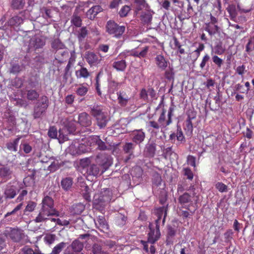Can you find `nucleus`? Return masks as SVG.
Returning a JSON list of instances; mask_svg holds the SVG:
<instances>
[{
    "mask_svg": "<svg viewBox=\"0 0 254 254\" xmlns=\"http://www.w3.org/2000/svg\"><path fill=\"white\" fill-rule=\"evenodd\" d=\"M41 207L34 221L36 223L50 222L52 216L60 215V212L54 207L53 198L49 196L44 197L41 204Z\"/></svg>",
    "mask_w": 254,
    "mask_h": 254,
    "instance_id": "1",
    "label": "nucleus"
},
{
    "mask_svg": "<svg viewBox=\"0 0 254 254\" xmlns=\"http://www.w3.org/2000/svg\"><path fill=\"white\" fill-rule=\"evenodd\" d=\"M113 198V192L110 189H103L94 196V207L103 213L105 207Z\"/></svg>",
    "mask_w": 254,
    "mask_h": 254,
    "instance_id": "2",
    "label": "nucleus"
},
{
    "mask_svg": "<svg viewBox=\"0 0 254 254\" xmlns=\"http://www.w3.org/2000/svg\"><path fill=\"white\" fill-rule=\"evenodd\" d=\"M90 114L96 118L97 125L99 127H105L107 123L106 114L103 111L104 107L100 104L94 103L89 106Z\"/></svg>",
    "mask_w": 254,
    "mask_h": 254,
    "instance_id": "3",
    "label": "nucleus"
},
{
    "mask_svg": "<svg viewBox=\"0 0 254 254\" xmlns=\"http://www.w3.org/2000/svg\"><path fill=\"white\" fill-rule=\"evenodd\" d=\"M88 143L90 146L96 145L97 149L100 150H111L114 153L118 149V144H112L103 141L98 136H90L88 138Z\"/></svg>",
    "mask_w": 254,
    "mask_h": 254,
    "instance_id": "4",
    "label": "nucleus"
},
{
    "mask_svg": "<svg viewBox=\"0 0 254 254\" xmlns=\"http://www.w3.org/2000/svg\"><path fill=\"white\" fill-rule=\"evenodd\" d=\"M106 31L113 37L120 38L126 30L125 26H120L113 20H109L105 26Z\"/></svg>",
    "mask_w": 254,
    "mask_h": 254,
    "instance_id": "5",
    "label": "nucleus"
},
{
    "mask_svg": "<svg viewBox=\"0 0 254 254\" xmlns=\"http://www.w3.org/2000/svg\"><path fill=\"white\" fill-rule=\"evenodd\" d=\"M74 128H59L57 131V128H50L48 131L49 136L53 138H58L59 141L63 142L68 139L67 135L72 132Z\"/></svg>",
    "mask_w": 254,
    "mask_h": 254,
    "instance_id": "6",
    "label": "nucleus"
},
{
    "mask_svg": "<svg viewBox=\"0 0 254 254\" xmlns=\"http://www.w3.org/2000/svg\"><path fill=\"white\" fill-rule=\"evenodd\" d=\"M96 163L102 168V172H105L112 164V158L105 153H99L95 159Z\"/></svg>",
    "mask_w": 254,
    "mask_h": 254,
    "instance_id": "7",
    "label": "nucleus"
},
{
    "mask_svg": "<svg viewBox=\"0 0 254 254\" xmlns=\"http://www.w3.org/2000/svg\"><path fill=\"white\" fill-rule=\"evenodd\" d=\"M149 228L150 231L148 234V242L153 244L158 241L160 237L159 225L150 223Z\"/></svg>",
    "mask_w": 254,
    "mask_h": 254,
    "instance_id": "8",
    "label": "nucleus"
},
{
    "mask_svg": "<svg viewBox=\"0 0 254 254\" xmlns=\"http://www.w3.org/2000/svg\"><path fill=\"white\" fill-rule=\"evenodd\" d=\"M23 205L22 203L18 204L12 211L5 214V220L9 222H13L18 221L21 216V209Z\"/></svg>",
    "mask_w": 254,
    "mask_h": 254,
    "instance_id": "9",
    "label": "nucleus"
},
{
    "mask_svg": "<svg viewBox=\"0 0 254 254\" xmlns=\"http://www.w3.org/2000/svg\"><path fill=\"white\" fill-rule=\"evenodd\" d=\"M85 59L90 67L97 66L102 61L101 56L99 57L95 53L90 51L86 52Z\"/></svg>",
    "mask_w": 254,
    "mask_h": 254,
    "instance_id": "10",
    "label": "nucleus"
},
{
    "mask_svg": "<svg viewBox=\"0 0 254 254\" xmlns=\"http://www.w3.org/2000/svg\"><path fill=\"white\" fill-rule=\"evenodd\" d=\"M174 111V107L172 106L170 107L168 113V118L166 120L165 113L166 111L164 109L162 110V112L160 115L158 120V123L163 126H169L172 123L171 117L173 116V113Z\"/></svg>",
    "mask_w": 254,
    "mask_h": 254,
    "instance_id": "11",
    "label": "nucleus"
},
{
    "mask_svg": "<svg viewBox=\"0 0 254 254\" xmlns=\"http://www.w3.org/2000/svg\"><path fill=\"white\" fill-rule=\"evenodd\" d=\"M154 63L161 70H165L170 64L169 60L163 54H158L154 58Z\"/></svg>",
    "mask_w": 254,
    "mask_h": 254,
    "instance_id": "12",
    "label": "nucleus"
},
{
    "mask_svg": "<svg viewBox=\"0 0 254 254\" xmlns=\"http://www.w3.org/2000/svg\"><path fill=\"white\" fill-rule=\"evenodd\" d=\"M45 39L42 36L35 35L29 41V47L38 49L42 48L45 45Z\"/></svg>",
    "mask_w": 254,
    "mask_h": 254,
    "instance_id": "13",
    "label": "nucleus"
},
{
    "mask_svg": "<svg viewBox=\"0 0 254 254\" xmlns=\"http://www.w3.org/2000/svg\"><path fill=\"white\" fill-rule=\"evenodd\" d=\"M118 103L122 107H125L128 104L130 99L127 92L123 90H120L117 93Z\"/></svg>",
    "mask_w": 254,
    "mask_h": 254,
    "instance_id": "14",
    "label": "nucleus"
},
{
    "mask_svg": "<svg viewBox=\"0 0 254 254\" xmlns=\"http://www.w3.org/2000/svg\"><path fill=\"white\" fill-rule=\"evenodd\" d=\"M167 206L160 207L157 208L155 210V213L157 216V219L155 220V223L154 224H157L159 225L161 219L162 217H163L162 220V224L164 225L165 221V218L167 214Z\"/></svg>",
    "mask_w": 254,
    "mask_h": 254,
    "instance_id": "15",
    "label": "nucleus"
},
{
    "mask_svg": "<svg viewBox=\"0 0 254 254\" xmlns=\"http://www.w3.org/2000/svg\"><path fill=\"white\" fill-rule=\"evenodd\" d=\"M78 123L82 127H89L92 124L91 117L86 112H82L78 116Z\"/></svg>",
    "mask_w": 254,
    "mask_h": 254,
    "instance_id": "16",
    "label": "nucleus"
},
{
    "mask_svg": "<svg viewBox=\"0 0 254 254\" xmlns=\"http://www.w3.org/2000/svg\"><path fill=\"white\" fill-rule=\"evenodd\" d=\"M9 236L13 241L18 242L24 237V235L21 229L13 228L10 230Z\"/></svg>",
    "mask_w": 254,
    "mask_h": 254,
    "instance_id": "17",
    "label": "nucleus"
},
{
    "mask_svg": "<svg viewBox=\"0 0 254 254\" xmlns=\"http://www.w3.org/2000/svg\"><path fill=\"white\" fill-rule=\"evenodd\" d=\"M103 8L101 6L97 5L92 6L86 12L87 17L91 19H94L98 13L102 11Z\"/></svg>",
    "mask_w": 254,
    "mask_h": 254,
    "instance_id": "18",
    "label": "nucleus"
},
{
    "mask_svg": "<svg viewBox=\"0 0 254 254\" xmlns=\"http://www.w3.org/2000/svg\"><path fill=\"white\" fill-rule=\"evenodd\" d=\"M12 171L7 166H0V177L3 179L8 180L11 178Z\"/></svg>",
    "mask_w": 254,
    "mask_h": 254,
    "instance_id": "19",
    "label": "nucleus"
},
{
    "mask_svg": "<svg viewBox=\"0 0 254 254\" xmlns=\"http://www.w3.org/2000/svg\"><path fill=\"white\" fill-rule=\"evenodd\" d=\"M149 51V47L145 46L142 48L140 50L132 51L130 54V56L139 58L140 59L146 57Z\"/></svg>",
    "mask_w": 254,
    "mask_h": 254,
    "instance_id": "20",
    "label": "nucleus"
},
{
    "mask_svg": "<svg viewBox=\"0 0 254 254\" xmlns=\"http://www.w3.org/2000/svg\"><path fill=\"white\" fill-rule=\"evenodd\" d=\"M177 190L178 192H183L185 190L189 191L190 193L193 192V196L194 197L196 198V199H194L195 203H197L200 200L199 196L197 195L196 192L195 191V189L194 186H190L189 189H185L182 184H179L178 186Z\"/></svg>",
    "mask_w": 254,
    "mask_h": 254,
    "instance_id": "21",
    "label": "nucleus"
},
{
    "mask_svg": "<svg viewBox=\"0 0 254 254\" xmlns=\"http://www.w3.org/2000/svg\"><path fill=\"white\" fill-rule=\"evenodd\" d=\"M16 193V190L14 186L7 185L4 190V195L6 199H11L15 197Z\"/></svg>",
    "mask_w": 254,
    "mask_h": 254,
    "instance_id": "22",
    "label": "nucleus"
},
{
    "mask_svg": "<svg viewBox=\"0 0 254 254\" xmlns=\"http://www.w3.org/2000/svg\"><path fill=\"white\" fill-rule=\"evenodd\" d=\"M75 76L77 79H87L90 76V73L86 67L81 65V67L75 71Z\"/></svg>",
    "mask_w": 254,
    "mask_h": 254,
    "instance_id": "23",
    "label": "nucleus"
},
{
    "mask_svg": "<svg viewBox=\"0 0 254 254\" xmlns=\"http://www.w3.org/2000/svg\"><path fill=\"white\" fill-rule=\"evenodd\" d=\"M185 192L183 195H181L178 200L179 202L182 205H184L186 203L192 202V199L194 201V199L196 198L193 196V192L190 193Z\"/></svg>",
    "mask_w": 254,
    "mask_h": 254,
    "instance_id": "24",
    "label": "nucleus"
},
{
    "mask_svg": "<svg viewBox=\"0 0 254 254\" xmlns=\"http://www.w3.org/2000/svg\"><path fill=\"white\" fill-rule=\"evenodd\" d=\"M205 31H207L210 36L214 35L219 31L220 28L217 24L205 23Z\"/></svg>",
    "mask_w": 254,
    "mask_h": 254,
    "instance_id": "25",
    "label": "nucleus"
},
{
    "mask_svg": "<svg viewBox=\"0 0 254 254\" xmlns=\"http://www.w3.org/2000/svg\"><path fill=\"white\" fill-rule=\"evenodd\" d=\"M90 175L97 176L102 174L104 172H102V168L97 164L91 165L87 170Z\"/></svg>",
    "mask_w": 254,
    "mask_h": 254,
    "instance_id": "26",
    "label": "nucleus"
},
{
    "mask_svg": "<svg viewBox=\"0 0 254 254\" xmlns=\"http://www.w3.org/2000/svg\"><path fill=\"white\" fill-rule=\"evenodd\" d=\"M188 118L186 121L187 127H193L192 121L195 120L196 113L192 110H189L187 112Z\"/></svg>",
    "mask_w": 254,
    "mask_h": 254,
    "instance_id": "27",
    "label": "nucleus"
},
{
    "mask_svg": "<svg viewBox=\"0 0 254 254\" xmlns=\"http://www.w3.org/2000/svg\"><path fill=\"white\" fill-rule=\"evenodd\" d=\"M52 224L51 227H56L57 225L59 226H67L69 224V222L66 220H61L60 218H52L50 222Z\"/></svg>",
    "mask_w": 254,
    "mask_h": 254,
    "instance_id": "28",
    "label": "nucleus"
},
{
    "mask_svg": "<svg viewBox=\"0 0 254 254\" xmlns=\"http://www.w3.org/2000/svg\"><path fill=\"white\" fill-rule=\"evenodd\" d=\"M113 67L117 71H123L127 67V63L124 60L115 61L113 64Z\"/></svg>",
    "mask_w": 254,
    "mask_h": 254,
    "instance_id": "29",
    "label": "nucleus"
},
{
    "mask_svg": "<svg viewBox=\"0 0 254 254\" xmlns=\"http://www.w3.org/2000/svg\"><path fill=\"white\" fill-rule=\"evenodd\" d=\"M21 138V136H18L13 141L8 142L6 144L7 148L10 151H17L18 143Z\"/></svg>",
    "mask_w": 254,
    "mask_h": 254,
    "instance_id": "30",
    "label": "nucleus"
},
{
    "mask_svg": "<svg viewBox=\"0 0 254 254\" xmlns=\"http://www.w3.org/2000/svg\"><path fill=\"white\" fill-rule=\"evenodd\" d=\"M68 56V52L67 50H60L56 52V59L59 61V63H63L64 59Z\"/></svg>",
    "mask_w": 254,
    "mask_h": 254,
    "instance_id": "31",
    "label": "nucleus"
},
{
    "mask_svg": "<svg viewBox=\"0 0 254 254\" xmlns=\"http://www.w3.org/2000/svg\"><path fill=\"white\" fill-rule=\"evenodd\" d=\"M96 225H97L98 228L102 231H104V230H107L108 229V225L103 216H99L98 217L97 222H96Z\"/></svg>",
    "mask_w": 254,
    "mask_h": 254,
    "instance_id": "32",
    "label": "nucleus"
},
{
    "mask_svg": "<svg viewBox=\"0 0 254 254\" xmlns=\"http://www.w3.org/2000/svg\"><path fill=\"white\" fill-rule=\"evenodd\" d=\"M22 18L19 16L16 15L12 17L8 21V24L11 26H18L23 23Z\"/></svg>",
    "mask_w": 254,
    "mask_h": 254,
    "instance_id": "33",
    "label": "nucleus"
},
{
    "mask_svg": "<svg viewBox=\"0 0 254 254\" xmlns=\"http://www.w3.org/2000/svg\"><path fill=\"white\" fill-rule=\"evenodd\" d=\"M155 145L154 144H148L145 147L144 154L146 156L153 157L155 155Z\"/></svg>",
    "mask_w": 254,
    "mask_h": 254,
    "instance_id": "34",
    "label": "nucleus"
},
{
    "mask_svg": "<svg viewBox=\"0 0 254 254\" xmlns=\"http://www.w3.org/2000/svg\"><path fill=\"white\" fill-rule=\"evenodd\" d=\"M73 184V181L71 178L67 177L63 179L61 181L62 188L67 191L70 189Z\"/></svg>",
    "mask_w": 254,
    "mask_h": 254,
    "instance_id": "35",
    "label": "nucleus"
},
{
    "mask_svg": "<svg viewBox=\"0 0 254 254\" xmlns=\"http://www.w3.org/2000/svg\"><path fill=\"white\" fill-rule=\"evenodd\" d=\"M85 206L81 203H78L73 204L71 208V212L73 214L79 215L84 210Z\"/></svg>",
    "mask_w": 254,
    "mask_h": 254,
    "instance_id": "36",
    "label": "nucleus"
},
{
    "mask_svg": "<svg viewBox=\"0 0 254 254\" xmlns=\"http://www.w3.org/2000/svg\"><path fill=\"white\" fill-rule=\"evenodd\" d=\"M52 48L56 50V52L60 50H64L65 48L64 45L59 39H54L51 43Z\"/></svg>",
    "mask_w": 254,
    "mask_h": 254,
    "instance_id": "37",
    "label": "nucleus"
},
{
    "mask_svg": "<svg viewBox=\"0 0 254 254\" xmlns=\"http://www.w3.org/2000/svg\"><path fill=\"white\" fill-rule=\"evenodd\" d=\"M71 247L74 252H79L83 249V245L78 240H75L72 242Z\"/></svg>",
    "mask_w": 254,
    "mask_h": 254,
    "instance_id": "38",
    "label": "nucleus"
},
{
    "mask_svg": "<svg viewBox=\"0 0 254 254\" xmlns=\"http://www.w3.org/2000/svg\"><path fill=\"white\" fill-rule=\"evenodd\" d=\"M152 19V15L149 12L142 13L140 16V20L143 24H150Z\"/></svg>",
    "mask_w": 254,
    "mask_h": 254,
    "instance_id": "39",
    "label": "nucleus"
},
{
    "mask_svg": "<svg viewBox=\"0 0 254 254\" xmlns=\"http://www.w3.org/2000/svg\"><path fill=\"white\" fill-rule=\"evenodd\" d=\"M39 93L34 89H30L27 91V99L28 100L35 101L39 97Z\"/></svg>",
    "mask_w": 254,
    "mask_h": 254,
    "instance_id": "40",
    "label": "nucleus"
},
{
    "mask_svg": "<svg viewBox=\"0 0 254 254\" xmlns=\"http://www.w3.org/2000/svg\"><path fill=\"white\" fill-rule=\"evenodd\" d=\"M127 219V217L121 213L117 214L115 217L116 223L120 226H123L126 224Z\"/></svg>",
    "mask_w": 254,
    "mask_h": 254,
    "instance_id": "41",
    "label": "nucleus"
},
{
    "mask_svg": "<svg viewBox=\"0 0 254 254\" xmlns=\"http://www.w3.org/2000/svg\"><path fill=\"white\" fill-rule=\"evenodd\" d=\"M254 50V36L250 37L248 42L246 46V52L249 55H251V53Z\"/></svg>",
    "mask_w": 254,
    "mask_h": 254,
    "instance_id": "42",
    "label": "nucleus"
},
{
    "mask_svg": "<svg viewBox=\"0 0 254 254\" xmlns=\"http://www.w3.org/2000/svg\"><path fill=\"white\" fill-rule=\"evenodd\" d=\"M88 35V30L86 27H82L78 31L77 38L79 42L84 41Z\"/></svg>",
    "mask_w": 254,
    "mask_h": 254,
    "instance_id": "43",
    "label": "nucleus"
},
{
    "mask_svg": "<svg viewBox=\"0 0 254 254\" xmlns=\"http://www.w3.org/2000/svg\"><path fill=\"white\" fill-rule=\"evenodd\" d=\"M25 4L24 0H12L11 2V6L13 8L20 9L23 8Z\"/></svg>",
    "mask_w": 254,
    "mask_h": 254,
    "instance_id": "44",
    "label": "nucleus"
},
{
    "mask_svg": "<svg viewBox=\"0 0 254 254\" xmlns=\"http://www.w3.org/2000/svg\"><path fill=\"white\" fill-rule=\"evenodd\" d=\"M46 111V109H44L42 107L37 105L35 107L34 110L33 116L34 118H38L41 117V116Z\"/></svg>",
    "mask_w": 254,
    "mask_h": 254,
    "instance_id": "45",
    "label": "nucleus"
},
{
    "mask_svg": "<svg viewBox=\"0 0 254 254\" xmlns=\"http://www.w3.org/2000/svg\"><path fill=\"white\" fill-rule=\"evenodd\" d=\"M227 11L229 13L232 19L235 18L237 15V12L236 5L234 4H230L226 8Z\"/></svg>",
    "mask_w": 254,
    "mask_h": 254,
    "instance_id": "46",
    "label": "nucleus"
},
{
    "mask_svg": "<svg viewBox=\"0 0 254 254\" xmlns=\"http://www.w3.org/2000/svg\"><path fill=\"white\" fill-rule=\"evenodd\" d=\"M49 104V100L47 96H42L40 98V102L37 105L42 107L44 109L47 110Z\"/></svg>",
    "mask_w": 254,
    "mask_h": 254,
    "instance_id": "47",
    "label": "nucleus"
},
{
    "mask_svg": "<svg viewBox=\"0 0 254 254\" xmlns=\"http://www.w3.org/2000/svg\"><path fill=\"white\" fill-rule=\"evenodd\" d=\"M71 22L77 27H80L82 25V20L80 17L74 14L72 16Z\"/></svg>",
    "mask_w": 254,
    "mask_h": 254,
    "instance_id": "48",
    "label": "nucleus"
},
{
    "mask_svg": "<svg viewBox=\"0 0 254 254\" xmlns=\"http://www.w3.org/2000/svg\"><path fill=\"white\" fill-rule=\"evenodd\" d=\"M20 149L23 150L24 153L28 154L32 151V148L28 143L23 141L20 145Z\"/></svg>",
    "mask_w": 254,
    "mask_h": 254,
    "instance_id": "49",
    "label": "nucleus"
},
{
    "mask_svg": "<svg viewBox=\"0 0 254 254\" xmlns=\"http://www.w3.org/2000/svg\"><path fill=\"white\" fill-rule=\"evenodd\" d=\"M92 252L94 254H109L107 251L102 250L101 247L97 244L93 245Z\"/></svg>",
    "mask_w": 254,
    "mask_h": 254,
    "instance_id": "50",
    "label": "nucleus"
},
{
    "mask_svg": "<svg viewBox=\"0 0 254 254\" xmlns=\"http://www.w3.org/2000/svg\"><path fill=\"white\" fill-rule=\"evenodd\" d=\"M102 72L100 71L97 74L95 80H96V83H95V88L96 91L97 92V94L99 96H101L102 94V92L100 89V76L102 74Z\"/></svg>",
    "mask_w": 254,
    "mask_h": 254,
    "instance_id": "51",
    "label": "nucleus"
},
{
    "mask_svg": "<svg viewBox=\"0 0 254 254\" xmlns=\"http://www.w3.org/2000/svg\"><path fill=\"white\" fill-rule=\"evenodd\" d=\"M21 70V66L18 64L14 63L12 64L11 65L10 72L16 74L19 73Z\"/></svg>",
    "mask_w": 254,
    "mask_h": 254,
    "instance_id": "52",
    "label": "nucleus"
},
{
    "mask_svg": "<svg viewBox=\"0 0 254 254\" xmlns=\"http://www.w3.org/2000/svg\"><path fill=\"white\" fill-rule=\"evenodd\" d=\"M78 143L75 142L69 145L68 150L69 153L72 155H78Z\"/></svg>",
    "mask_w": 254,
    "mask_h": 254,
    "instance_id": "53",
    "label": "nucleus"
},
{
    "mask_svg": "<svg viewBox=\"0 0 254 254\" xmlns=\"http://www.w3.org/2000/svg\"><path fill=\"white\" fill-rule=\"evenodd\" d=\"M131 10V8L128 5H124L120 9L119 14L121 17H126L127 16L128 13Z\"/></svg>",
    "mask_w": 254,
    "mask_h": 254,
    "instance_id": "54",
    "label": "nucleus"
},
{
    "mask_svg": "<svg viewBox=\"0 0 254 254\" xmlns=\"http://www.w3.org/2000/svg\"><path fill=\"white\" fill-rule=\"evenodd\" d=\"M134 145L132 143H127L124 146V151L125 154L133 153Z\"/></svg>",
    "mask_w": 254,
    "mask_h": 254,
    "instance_id": "55",
    "label": "nucleus"
},
{
    "mask_svg": "<svg viewBox=\"0 0 254 254\" xmlns=\"http://www.w3.org/2000/svg\"><path fill=\"white\" fill-rule=\"evenodd\" d=\"M145 137V134L141 130H139L137 133L134 135L133 137V140L134 142L137 143V142H140L142 141Z\"/></svg>",
    "mask_w": 254,
    "mask_h": 254,
    "instance_id": "56",
    "label": "nucleus"
},
{
    "mask_svg": "<svg viewBox=\"0 0 254 254\" xmlns=\"http://www.w3.org/2000/svg\"><path fill=\"white\" fill-rule=\"evenodd\" d=\"M214 53L215 54L218 55H221L223 54L225 51V49L222 46V44L221 43H218L214 47Z\"/></svg>",
    "mask_w": 254,
    "mask_h": 254,
    "instance_id": "57",
    "label": "nucleus"
},
{
    "mask_svg": "<svg viewBox=\"0 0 254 254\" xmlns=\"http://www.w3.org/2000/svg\"><path fill=\"white\" fill-rule=\"evenodd\" d=\"M174 43L175 48L178 50V52L181 54H184L185 53V49L182 48V45L176 37H173Z\"/></svg>",
    "mask_w": 254,
    "mask_h": 254,
    "instance_id": "58",
    "label": "nucleus"
},
{
    "mask_svg": "<svg viewBox=\"0 0 254 254\" xmlns=\"http://www.w3.org/2000/svg\"><path fill=\"white\" fill-rule=\"evenodd\" d=\"M134 2L136 4L135 11H138L141 10L145 6V0H134Z\"/></svg>",
    "mask_w": 254,
    "mask_h": 254,
    "instance_id": "59",
    "label": "nucleus"
},
{
    "mask_svg": "<svg viewBox=\"0 0 254 254\" xmlns=\"http://www.w3.org/2000/svg\"><path fill=\"white\" fill-rule=\"evenodd\" d=\"M212 60L213 62L215 64V65H217L218 67L220 68L222 66L223 64V61L217 55L212 56Z\"/></svg>",
    "mask_w": 254,
    "mask_h": 254,
    "instance_id": "60",
    "label": "nucleus"
},
{
    "mask_svg": "<svg viewBox=\"0 0 254 254\" xmlns=\"http://www.w3.org/2000/svg\"><path fill=\"white\" fill-rule=\"evenodd\" d=\"M88 91L87 87L84 86H80L76 90V93L81 96L85 95Z\"/></svg>",
    "mask_w": 254,
    "mask_h": 254,
    "instance_id": "61",
    "label": "nucleus"
},
{
    "mask_svg": "<svg viewBox=\"0 0 254 254\" xmlns=\"http://www.w3.org/2000/svg\"><path fill=\"white\" fill-rule=\"evenodd\" d=\"M37 250H33L29 246H26L21 249L23 254H35Z\"/></svg>",
    "mask_w": 254,
    "mask_h": 254,
    "instance_id": "62",
    "label": "nucleus"
},
{
    "mask_svg": "<svg viewBox=\"0 0 254 254\" xmlns=\"http://www.w3.org/2000/svg\"><path fill=\"white\" fill-rule=\"evenodd\" d=\"M216 188L221 192L227 191V186L221 182H218L215 185Z\"/></svg>",
    "mask_w": 254,
    "mask_h": 254,
    "instance_id": "63",
    "label": "nucleus"
},
{
    "mask_svg": "<svg viewBox=\"0 0 254 254\" xmlns=\"http://www.w3.org/2000/svg\"><path fill=\"white\" fill-rule=\"evenodd\" d=\"M233 232L232 230H228L224 234L225 242L226 243H229L231 241L232 239V236Z\"/></svg>",
    "mask_w": 254,
    "mask_h": 254,
    "instance_id": "64",
    "label": "nucleus"
}]
</instances>
